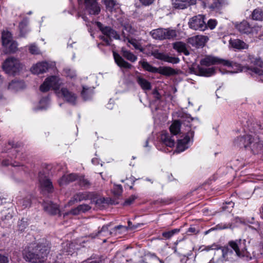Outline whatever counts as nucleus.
<instances>
[{"label": "nucleus", "instance_id": "nucleus-57", "mask_svg": "<svg viewBox=\"0 0 263 263\" xmlns=\"http://www.w3.org/2000/svg\"><path fill=\"white\" fill-rule=\"evenodd\" d=\"M237 64V63H236ZM238 65L240 66L241 69H242L243 70H240V71H238L237 72H241V71H251L252 72H251V74H252V73H255L253 71H252V70H251V69H253L254 68V67H248V66H245V67H242L240 65L238 64Z\"/></svg>", "mask_w": 263, "mask_h": 263}, {"label": "nucleus", "instance_id": "nucleus-7", "mask_svg": "<svg viewBox=\"0 0 263 263\" xmlns=\"http://www.w3.org/2000/svg\"><path fill=\"white\" fill-rule=\"evenodd\" d=\"M3 68L7 73L14 74L23 68V65L18 59L11 57L5 61Z\"/></svg>", "mask_w": 263, "mask_h": 263}, {"label": "nucleus", "instance_id": "nucleus-51", "mask_svg": "<svg viewBox=\"0 0 263 263\" xmlns=\"http://www.w3.org/2000/svg\"><path fill=\"white\" fill-rule=\"evenodd\" d=\"M136 198V196L135 195L131 196L125 200L124 202V205H130L134 201Z\"/></svg>", "mask_w": 263, "mask_h": 263}, {"label": "nucleus", "instance_id": "nucleus-48", "mask_svg": "<svg viewBox=\"0 0 263 263\" xmlns=\"http://www.w3.org/2000/svg\"><path fill=\"white\" fill-rule=\"evenodd\" d=\"M79 183L81 186H89L90 183L89 181L85 179L84 177H81L79 178Z\"/></svg>", "mask_w": 263, "mask_h": 263}, {"label": "nucleus", "instance_id": "nucleus-21", "mask_svg": "<svg viewBox=\"0 0 263 263\" xmlns=\"http://www.w3.org/2000/svg\"><path fill=\"white\" fill-rule=\"evenodd\" d=\"M196 0H174L173 5L175 8L184 9L188 5L195 4Z\"/></svg>", "mask_w": 263, "mask_h": 263}, {"label": "nucleus", "instance_id": "nucleus-36", "mask_svg": "<svg viewBox=\"0 0 263 263\" xmlns=\"http://www.w3.org/2000/svg\"><path fill=\"white\" fill-rule=\"evenodd\" d=\"M199 72L202 76L210 77L215 73V69L211 68H199Z\"/></svg>", "mask_w": 263, "mask_h": 263}, {"label": "nucleus", "instance_id": "nucleus-4", "mask_svg": "<svg viewBox=\"0 0 263 263\" xmlns=\"http://www.w3.org/2000/svg\"><path fill=\"white\" fill-rule=\"evenodd\" d=\"M200 63L202 65L206 66L212 65L222 64L229 68L228 72L230 73H237L238 71L243 70L242 69H241L240 66L236 63L212 55L206 56L201 60Z\"/></svg>", "mask_w": 263, "mask_h": 263}, {"label": "nucleus", "instance_id": "nucleus-56", "mask_svg": "<svg viewBox=\"0 0 263 263\" xmlns=\"http://www.w3.org/2000/svg\"><path fill=\"white\" fill-rule=\"evenodd\" d=\"M173 232H172L171 231H167V232H164L162 233V236L166 238V239H169L172 236H173Z\"/></svg>", "mask_w": 263, "mask_h": 263}, {"label": "nucleus", "instance_id": "nucleus-39", "mask_svg": "<svg viewBox=\"0 0 263 263\" xmlns=\"http://www.w3.org/2000/svg\"><path fill=\"white\" fill-rule=\"evenodd\" d=\"M17 203L24 208H27L30 205L31 200L30 197L22 198L21 197H17Z\"/></svg>", "mask_w": 263, "mask_h": 263}, {"label": "nucleus", "instance_id": "nucleus-63", "mask_svg": "<svg viewBox=\"0 0 263 263\" xmlns=\"http://www.w3.org/2000/svg\"><path fill=\"white\" fill-rule=\"evenodd\" d=\"M189 233H195L196 232V229L195 228H190L189 229H188V231H187Z\"/></svg>", "mask_w": 263, "mask_h": 263}, {"label": "nucleus", "instance_id": "nucleus-14", "mask_svg": "<svg viewBox=\"0 0 263 263\" xmlns=\"http://www.w3.org/2000/svg\"><path fill=\"white\" fill-rule=\"evenodd\" d=\"M109 225L104 226L102 228L101 230L98 232L97 235L108 237L112 235V234H114V235H117L118 233H120V232H119V231L121 229H125V228L124 226L122 225H119L115 227L112 230L109 231Z\"/></svg>", "mask_w": 263, "mask_h": 263}, {"label": "nucleus", "instance_id": "nucleus-31", "mask_svg": "<svg viewBox=\"0 0 263 263\" xmlns=\"http://www.w3.org/2000/svg\"><path fill=\"white\" fill-rule=\"evenodd\" d=\"M93 87H83L81 96L84 100L90 99L93 94Z\"/></svg>", "mask_w": 263, "mask_h": 263}, {"label": "nucleus", "instance_id": "nucleus-5", "mask_svg": "<svg viewBox=\"0 0 263 263\" xmlns=\"http://www.w3.org/2000/svg\"><path fill=\"white\" fill-rule=\"evenodd\" d=\"M181 132L182 133V139L178 140L176 153H179L187 149L193 143L194 136V129L191 126H182Z\"/></svg>", "mask_w": 263, "mask_h": 263}, {"label": "nucleus", "instance_id": "nucleus-9", "mask_svg": "<svg viewBox=\"0 0 263 263\" xmlns=\"http://www.w3.org/2000/svg\"><path fill=\"white\" fill-rule=\"evenodd\" d=\"M150 34L154 39L160 40L171 39L177 36L175 30L163 28L154 29L150 32Z\"/></svg>", "mask_w": 263, "mask_h": 263}, {"label": "nucleus", "instance_id": "nucleus-59", "mask_svg": "<svg viewBox=\"0 0 263 263\" xmlns=\"http://www.w3.org/2000/svg\"><path fill=\"white\" fill-rule=\"evenodd\" d=\"M81 213L80 209H79V205L76 208H74L72 210H71L70 212V213H71L72 215H78Z\"/></svg>", "mask_w": 263, "mask_h": 263}, {"label": "nucleus", "instance_id": "nucleus-22", "mask_svg": "<svg viewBox=\"0 0 263 263\" xmlns=\"http://www.w3.org/2000/svg\"><path fill=\"white\" fill-rule=\"evenodd\" d=\"M113 55L115 62L118 66L127 69H130L132 68V65L125 61L118 53L114 52Z\"/></svg>", "mask_w": 263, "mask_h": 263}, {"label": "nucleus", "instance_id": "nucleus-12", "mask_svg": "<svg viewBox=\"0 0 263 263\" xmlns=\"http://www.w3.org/2000/svg\"><path fill=\"white\" fill-rule=\"evenodd\" d=\"M209 39L205 35H195L187 39V43L196 48L203 47Z\"/></svg>", "mask_w": 263, "mask_h": 263}, {"label": "nucleus", "instance_id": "nucleus-37", "mask_svg": "<svg viewBox=\"0 0 263 263\" xmlns=\"http://www.w3.org/2000/svg\"><path fill=\"white\" fill-rule=\"evenodd\" d=\"M122 26L123 28L122 32V37L123 39V32L125 31L126 33V36L128 35L129 37H130V35L134 34L135 30L134 28H132L131 25L128 23H122Z\"/></svg>", "mask_w": 263, "mask_h": 263}, {"label": "nucleus", "instance_id": "nucleus-50", "mask_svg": "<svg viewBox=\"0 0 263 263\" xmlns=\"http://www.w3.org/2000/svg\"><path fill=\"white\" fill-rule=\"evenodd\" d=\"M90 209V206L88 204H81L79 205V209L81 212H85Z\"/></svg>", "mask_w": 263, "mask_h": 263}, {"label": "nucleus", "instance_id": "nucleus-64", "mask_svg": "<svg viewBox=\"0 0 263 263\" xmlns=\"http://www.w3.org/2000/svg\"><path fill=\"white\" fill-rule=\"evenodd\" d=\"M128 227L130 229H133L136 228V227L132 226V222L129 221H128Z\"/></svg>", "mask_w": 263, "mask_h": 263}, {"label": "nucleus", "instance_id": "nucleus-10", "mask_svg": "<svg viewBox=\"0 0 263 263\" xmlns=\"http://www.w3.org/2000/svg\"><path fill=\"white\" fill-rule=\"evenodd\" d=\"M236 28L241 33L256 35L261 30L259 26H252L247 21H243L235 25Z\"/></svg>", "mask_w": 263, "mask_h": 263}, {"label": "nucleus", "instance_id": "nucleus-35", "mask_svg": "<svg viewBox=\"0 0 263 263\" xmlns=\"http://www.w3.org/2000/svg\"><path fill=\"white\" fill-rule=\"evenodd\" d=\"M253 20L255 21H261L263 20V9L257 8L254 9L251 14Z\"/></svg>", "mask_w": 263, "mask_h": 263}, {"label": "nucleus", "instance_id": "nucleus-16", "mask_svg": "<svg viewBox=\"0 0 263 263\" xmlns=\"http://www.w3.org/2000/svg\"><path fill=\"white\" fill-rule=\"evenodd\" d=\"M191 126L192 127L193 125L189 122L184 121L180 124L178 121H175L170 126V130L171 133L174 135H176L179 133L182 134L181 132L182 126H183V128H185V126Z\"/></svg>", "mask_w": 263, "mask_h": 263}, {"label": "nucleus", "instance_id": "nucleus-53", "mask_svg": "<svg viewBox=\"0 0 263 263\" xmlns=\"http://www.w3.org/2000/svg\"><path fill=\"white\" fill-rule=\"evenodd\" d=\"M219 249V247H218V246L217 245L214 243L211 246H208L205 247V248L203 249V250L209 251L210 250H216V249Z\"/></svg>", "mask_w": 263, "mask_h": 263}, {"label": "nucleus", "instance_id": "nucleus-26", "mask_svg": "<svg viewBox=\"0 0 263 263\" xmlns=\"http://www.w3.org/2000/svg\"><path fill=\"white\" fill-rule=\"evenodd\" d=\"M229 43L232 47L237 49H246L249 47L247 44L239 39L230 40Z\"/></svg>", "mask_w": 263, "mask_h": 263}, {"label": "nucleus", "instance_id": "nucleus-15", "mask_svg": "<svg viewBox=\"0 0 263 263\" xmlns=\"http://www.w3.org/2000/svg\"><path fill=\"white\" fill-rule=\"evenodd\" d=\"M252 137L251 135L238 137L234 140V143L240 147L249 148L250 144H252Z\"/></svg>", "mask_w": 263, "mask_h": 263}, {"label": "nucleus", "instance_id": "nucleus-58", "mask_svg": "<svg viewBox=\"0 0 263 263\" xmlns=\"http://www.w3.org/2000/svg\"><path fill=\"white\" fill-rule=\"evenodd\" d=\"M141 4L144 6H148L152 4L154 0H139Z\"/></svg>", "mask_w": 263, "mask_h": 263}, {"label": "nucleus", "instance_id": "nucleus-47", "mask_svg": "<svg viewBox=\"0 0 263 263\" xmlns=\"http://www.w3.org/2000/svg\"><path fill=\"white\" fill-rule=\"evenodd\" d=\"M234 206V203L230 201L228 202H226V204L223 205L222 209L224 211H228L229 212H230L232 211V208Z\"/></svg>", "mask_w": 263, "mask_h": 263}, {"label": "nucleus", "instance_id": "nucleus-8", "mask_svg": "<svg viewBox=\"0 0 263 263\" xmlns=\"http://www.w3.org/2000/svg\"><path fill=\"white\" fill-rule=\"evenodd\" d=\"M96 24L104 34L100 36V37L106 45H109L110 44L112 38L116 40L120 39V35L114 29L108 27L102 28V25L100 22H97Z\"/></svg>", "mask_w": 263, "mask_h": 263}, {"label": "nucleus", "instance_id": "nucleus-25", "mask_svg": "<svg viewBox=\"0 0 263 263\" xmlns=\"http://www.w3.org/2000/svg\"><path fill=\"white\" fill-rule=\"evenodd\" d=\"M44 210L52 215H55L59 212V206L56 204H53L51 202H44L43 204Z\"/></svg>", "mask_w": 263, "mask_h": 263}, {"label": "nucleus", "instance_id": "nucleus-62", "mask_svg": "<svg viewBox=\"0 0 263 263\" xmlns=\"http://www.w3.org/2000/svg\"><path fill=\"white\" fill-rule=\"evenodd\" d=\"M3 165H8L9 164H12L13 166H17V165H15L14 164H12L11 163H10L9 162L7 161H4L3 162Z\"/></svg>", "mask_w": 263, "mask_h": 263}, {"label": "nucleus", "instance_id": "nucleus-38", "mask_svg": "<svg viewBox=\"0 0 263 263\" xmlns=\"http://www.w3.org/2000/svg\"><path fill=\"white\" fill-rule=\"evenodd\" d=\"M25 87V84L23 81H12L8 86V88L17 90L23 88Z\"/></svg>", "mask_w": 263, "mask_h": 263}, {"label": "nucleus", "instance_id": "nucleus-32", "mask_svg": "<svg viewBox=\"0 0 263 263\" xmlns=\"http://www.w3.org/2000/svg\"><path fill=\"white\" fill-rule=\"evenodd\" d=\"M64 255H72L74 253V245L72 242H66L63 244Z\"/></svg>", "mask_w": 263, "mask_h": 263}, {"label": "nucleus", "instance_id": "nucleus-20", "mask_svg": "<svg viewBox=\"0 0 263 263\" xmlns=\"http://www.w3.org/2000/svg\"><path fill=\"white\" fill-rule=\"evenodd\" d=\"M48 68L49 64L46 62H42L32 66L31 71L34 74H39L46 72Z\"/></svg>", "mask_w": 263, "mask_h": 263}, {"label": "nucleus", "instance_id": "nucleus-11", "mask_svg": "<svg viewBox=\"0 0 263 263\" xmlns=\"http://www.w3.org/2000/svg\"><path fill=\"white\" fill-rule=\"evenodd\" d=\"M204 16L202 15H198L192 17L189 22L190 28L195 30L204 31L207 26L204 22Z\"/></svg>", "mask_w": 263, "mask_h": 263}, {"label": "nucleus", "instance_id": "nucleus-29", "mask_svg": "<svg viewBox=\"0 0 263 263\" xmlns=\"http://www.w3.org/2000/svg\"><path fill=\"white\" fill-rule=\"evenodd\" d=\"M223 0H209L206 7L212 10H218L222 6Z\"/></svg>", "mask_w": 263, "mask_h": 263}, {"label": "nucleus", "instance_id": "nucleus-55", "mask_svg": "<svg viewBox=\"0 0 263 263\" xmlns=\"http://www.w3.org/2000/svg\"><path fill=\"white\" fill-rule=\"evenodd\" d=\"M76 195L78 196V198L80 199V201L86 200L88 198V194L87 193H79Z\"/></svg>", "mask_w": 263, "mask_h": 263}, {"label": "nucleus", "instance_id": "nucleus-30", "mask_svg": "<svg viewBox=\"0 0 263 263\" xmlns=\"http://www.w3.org/2000/svg\"><path fill=\"white\" fill-rule=\"evenodd\" d=\"M106 9L111 12L119 9L120 5L115 0H104Z\"/></svg>", "mask_w": 263, "mask_h": 263}, {"label": "nucleus", "instance_id": "nucleus-24", "mask_svg": "<svg viewBox=\"0 0 263 263\" xmlns=\"http://www.w3.org/2000/svg\"><path fill=\"white\" fill-rule=\"evenodd\" d=\"M160 140L167 146L172 147L175 145V140L172 139V137L170 136L169 134L166 132L162 133Z\"/></svg>", "mask_w": 263, "mask_h": 263}, {"label": "nucleus", "instance_id": "nucleus-41", "mask_svg": "<svg viewBox=\"0 0 263 263\" xmlns=\"http://www.w3.org/2000/svg\"><path fill=\"white\" fill-rule=\"evenodd\" d=\"M49 103V100L48 98L42 99L39 102V106L36 108V110H43L46 109Z\"/></svg>", "mask_w": 263, "mask_h": 263}, {"label": "nucleus", "instance_id": "nucleus-17", "mask_svg": "<svg viewBox=\"0 0 263 263\" xmlns=\"http://www.w3.org/2000/svg\"><path fill=\"white\" fill-rule=\"evenodd\" d=\"M39 182L43 191L51 192L53 190V185L50 180L40 173L39 174Z\"/></svg>", "mask_w": 263, "mask_h": 263}, {"label": "nucleus", "instance_id": "nucleus-6", "mask_svg": "<svg viewBox=\"0 0 263 263\" xmlns=\"http://www.w3.org/2000/svg\"><path fill=\"white\" fill-rule=\"evenodd\" d=\"M2 50L5 53H13L17 49V43L12 39L11 33L8 31H4L1 37Z\"/></svg>", "mask_w": 263, "mask_h": 263}, {"label": "nucleus", "instance_id": "nucleus-23", "mask_svg": "<svg viewBox=\"0 0 263 263\" xmlns=\"http://www.w3.org/2000/svg\"><path fill=\"white\" fill-rule=\"evenodd\" d=\"M136 81L138 85L144 91L149 90L152 89L151 83L144 78L138 76L136 77Z\"/></svg>", "mask_w": 263, "mask_h": 263}, {"label": "nucleus", "instance_id": "nucleus-27", "mask_svg": "<svg viewBox=\"0 0 263 263\" xmlns=\"http://www.w3.org/2000/svg\"><path fill=\"white\" fill-rule=\"evenodd\" d=\"M123 41L125 42L127 41L128 43L132 45L136 49H139L142 52L143 51V49L139 42L135 39L129 37L128 35L126 36L125 31L123 32Z\"/></svg>", "mask_w": 263, "mask_h": 263}, {"label": "nucleus", "instance_id": "nucleus-52", "mask_svg": "<svg viewBox=\"0 0 263 263\" xmlns=\"http://www.w3.org/2000/svg\"><path fill=\"white\" fill-rule=\"evenodd\" d=\"M78 196H77V195H74L73 197L68 202V204L69 205H72L75 203L80 201V199L78 198Z\"/></svg>", "mask_w": 263, "mask_h": 263}, {"label": "nucleus", "instance_id": "nucleus-49", "mask_svg": "<svg viewBox=\"0 0 263 263\" xmlns=\"http://www.w3.org/2000/svg\"><path fill=\"white\" fill-rule=\"evenodd\" d=\"M114 194L117 196H119L122 192V187L121 185H116L114 188Z\"/></svg>", "mask_w": 263, "mask_h": 263}, {"label": "nucleus", "instance_id": "nucleus-54", "mask_svg": "<svg viewBox=\"0 0 263 263\" xmlns=\"http://www.w3.org/2000/svg\"><path fill=\"white\" fill-rule=\"evenodd\" d=\"M10 257L8 255H1V263H10Z\"/></svg>", "mask_w": 263, "mask_h": 263}, {"label": "nucleus", "instance_id": "nucleus-19", "mask_svg": "<svg viewBox=\"0 0 263 263\" xmlns=\"http://www.w3.org/2000/svg\"><path fill=\"white\" fill-rule=\"evenodd\" d=\"M154 57L159 60L164 61L165 62L171 63L173 64H177L179 62L180 60L178 58L170 57L166 54L161 53L158 51H155L152 53Z\"/></svg>", "mask_w": 263, "mask_h": 263}, {"label": "nucleus", "instance_id": "nucleus-28", "mask_svg": "<svg viewBox=\"0 0 263 263\" xmlns=\"http://www.w3.org/2000/svg\"><path fill=\"white\" fill-rule=\"evenodd\" d=\"M76 179L77 176L76 174H70L68 175H64L59 180V183L60 186H63L74 181Z\"/></svg>", "mask_w": 263, "mask_h": 263}, {"label": "nucleus", "instance_id": "nucleus-40", "mask_svg": "<svg viewBox=\"0 0 263 263\" xmlns=\"http://www.w3.org/2000/svg\"><path fill=\"white\" fill-rule=\"evenodd\" d=\"M139 63L145 70L152 72H157V69L151 65L148 62L146 61H140Z\"/></svg>", "mask_w": 263, "mask_h": 263}, {"label": "nucleus", "instance_id": "nucleus-44", "mask_svg": "<svg viewBox=\"0 0 263 263\" xmlns=\"http://www.w3.org/2000/svg\"><path fill=\"white\" fill-rule=\"evenodd\" d=\"M29 51L32 54H39L41 53L39 48L34 44H32L29 46Z\"/></svg>", "mask_w": 263, "mask_h": 263}, {"label": "nucleus", "instance_id": "nucleus-45", "mask_svg": "<svg viewBox=\"0 0 263 263\" xmlns=\"http://www.w3.org/2000/svg\"><path fill=\"white\" fill-rule=\"evenodd\" d=\"M206 24L207 28L209 27L210 29H213L217 26V22L215 19H210Z\"/></svg>", "mask_w": 263, "mask_h": 263}, {"label": "nucleus", "instance_id": "nucleus-61", "mask_svg": "<svg viewBox=\"0 0 263 263\" xmlns=\"http://www.w3.org/2000/svg\"><path fill=\"white\" fill-rule=\"evenodd\" d=\"M83 263H100V262L97 261L96 260H88L83 261Z\"/></svg>", "mask_w": 263, "mask_h": 263}, {"label": "nucleus", "instance_id": "nucleus-13", "mask_svg": "<svg viewBox=\"0 0 263 263\" xmlns=\"http://www.w3.org/2000/svg\"><path fill=\"white\" fill-rule=\"evenodd\" d=\"M249 148L255 154H263V141H261L257 136L252 137V144H250Z\"/></svg>", "mask_w": 263, "mask_h": 263}, {"label": "nucleus", "instance_id": "nucleus-2", "mask_svg": "<svg viewBox=\"0 0 263 263\" xmlns=\"http://www.w3.org/2000/svg\"><path fill=\"white\" fill-rule=\"evenodd\" d=\"M222 257L225 260L233 261L236 257L251 259V254L246 248V241L243 239L232 240L222 249Z\"/></svg>", "mask_w": 263, "mask_h": 263}, {"label": "nucleus", "instance_id": "nucleus-34", "mask_svg": "<svg viewBox=\"0 0 263 263\" xmlns=\"http://www.w3.org/2000/svg\"><path fill=\"white\" fill-rule=\"evenodd\" d=\"M121 53H122L123 57H124L127 60H128L132 62H135L137 60V57L136 55L134 54L130 51L126 50L124 48H122L121 49Z\"/></svg>", "mask_w": 263, "mask_h": 263}, {"label": "nucleus", "instance_id": "nucleus-18", "mask_svg": "<svg viewBox=\"0 0 263 263\" xmlns=\"http://www.w3.org/2000/svg\"><path fill=\"white\" fill-rule=\"evenodd\" d=\"M86 10L89 14L96 15L99 14L100 8L96 0H85Z\"/></svg>", "mask_w": 263, "mask_h": 263}, {"label": "nucleus", "instance_id": "nucleus-42", "mask_svg": "<svg viewBox=\"0 0 263 263\" xmlns=\"http://www.w3.org/2000/svg\"><path fill=\"white\" fill-rule=\"evenodd\" d=\"M159 72L165 76H171L175 73V70L168 67H164L160 69Z\"/></svg>", "mask_w": 263, "mask_h": 263}, {"label": "nucleus", "instance_id": "nucleus-1", "mask_svg": "<svg viewBox=\"0 0 263 263\" xmlns=\"http://www.w3.org/2000/svg\"><path fill=\"white\" fill-rule=\"evenodd\" d=\"M62 84V80L59 77L51 76L46 79L40 86V90L42 92H46L52 88L56 90L58 95L62 97L65 101L72 105L76 104L77 100V95L66 87H62L59 90Z\"/></svg>", "mask_w": 263, "mask_h": 263}, {"label": "nucleus", "instance_id": "nucleus-33", "mask_svg": "<svg viewBox=\"0 0 263 263\" xmlns=\"http://www.w3.org/2000/svg\"><path fill=\"white\" fill-rule=\"evenodd\" d=\"M174 48L179 52H182L185 55H189V52L186 48L184 43L181 42H177L173 44Z\"/></svg>", "mask_w": 263, "mask_h": 263}, {"label": "nucleus", "instance_id": "nucleus-46", "mask_svg": "<svg viewBox=\"0 0 263 263\" xmlns=\"http://www.w3.org/2000/svg\"><path fill=\"white\" fill-rule=\"evenodd\" d=\"M252 71H253L255 74H256L258 76L259 79L260 81L263 82V70L261 69H259L257 68H254L253 69H251Z\"/></svg>", "mask_w": 263, "mask_h": 263}, {"label": "nucleus", "instance_id": "nucleus-3", "mask_svg": "<svg viewBox=\"0 0 263 263\" xmlns=\"http://www.w3.org/2000/svg\"><path fill=\"white\" fill-rule=\"evenodd\" d=\"M50 250L48 243H40L37 245L33 244L26 248L23 251V256L26 261L32 263L43 262Z\"/></svg>", "mask_w": 263, "mask_h": 263}, {"label": "nucleus", "instance_id": "nucleus-43", "mask_svg": "<svg viewBox=\"0 0 263 263\" xmlns=\"http://www.w3.org/2000/svg\"><path fill=\"white\" fill-rule=\"evenodd\" d=\"M65 75L72 79L76 76V73L74 70L70 68H66L64 70Z\"/></svg>", "mask_w": 263, "mask_h": 263}, {"label": "nucleus", "instance_id": "nucleus-60", "mask_svg": "<svg viewBox=\"0 0 263 263\" xmlns=\"http://www.w3.org/2000/svg\"><path fill=\"white\" fill-rule=\"evenodd\" d=\"M249 60L251 63H253L254 65L257 64L259 60V59H255L253 56L251 55L249 57Z\"/></svg>", "mask_w": 263, "mask_h": 263}]
</instances>
